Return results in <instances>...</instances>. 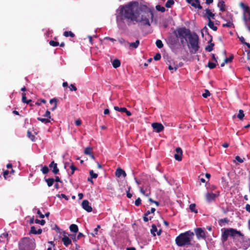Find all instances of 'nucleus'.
<instances>
[{
	"label": "nucleus",
	"mask_w": 250,
	"mask_h": 250,
	"mask_svg": "<svg viewBox=\"0 0 250 250\" xmlns=\"http://www.w3.org/2000/svg\"><path fill=\"white\" fill-rule=\"evenodd\" d=\"M50 168H53L52 172L54 174H57L59 173V169L57 167V164L54 161H52L49 165Z\"/></svg>",
	"instance_id": "ddd939ff"
},
{
	"label": "nucleus",
	"mask_w": 250,
	"mask_h": 250,
	"mask_svg": "<svg viewBox=\"0 0 250 250\" xmlns=\"http://www.w3.org/2000/svg\"><path fill=\"white\" fill-rule=\"evenodd\" d=\"M104 40H109L110 41H112L113 42H115L116 41V40L113 39V38H111L110 37H105L104 38Z\"/></svg>",
	"instance_id": "e2e57ef3"
},
{
	"label": "nucleus",
	"mask_w": 250,
	"mask_h": 250,
	"mask_svg": "<svg viewBox=\"0 0 250 250\" xmlns=\"http://www.w3.org/2000/svg\"><path fill=\"white\" fill-rule=\"evenodd\" d=\"M9 171L7 170H6L3 171V177L5 179H7L6 176L9 174Z\"/></svg>",
	"instance_id": "052dcab7"
},
{
	"label": "nucleus",
	"mask_w": 250,
	"mask_h": 250,
	"mask_svg": "<svg viewBox=\"0 0 250 250\" xmlns=\"http://www.w3.org/2000/svg\"><path fill=\"white\" fill-rule=\"evenodd\" d=\"M238 38L239 39L240 41L242 43L244 44L246 42L245 40L243 37L241 36V37H238Z\"/></svg>",
	"instance_id": "774afa93"
},
{
	"label": "nucleus",
	"mask_w": 250,
	"mask_h": 250,
	"mask_svg": "<svg viewBox=\"0 0 250 250\" xmlns=\"http://www.w3.org/2000/svg\"><path fill=\"white\" fill-rule=\"evenodd\" d=\"M45 181L49 187H51L53 185L54 182V179L52 178L45 179Z\"/></svg>",
	"instance_id": "393cba45"
},
{
	"label": "nucleus",
	"mask_w": 250,
	"mask_h": 250,
	"mask_svg": "<svg viewBox=\"0 0 250 250\" xmlns=\"http://www.w3.org/2000/svg\"><path fill=\"white\" fill-rule=\"evenodd\" d=\"M75 123L77 126H79L82 124V121L80 119H78L75 121Z\"/></svg>",
	"instance_id": "680f3d73"
},
{
	"label": "nucleus",
	"mask_w": 250,
	"mask_h": 250,
	"mask_svg": "<svg viewBox=\"0 0 250 250\" xmlns=\"http://www.w3.org/2000/svg\"><path fill=\"white\" fill-rule=\"evenodd\" d=\"M196 205L195 204H191L189 205V209L191 212H193L195 213L198 212L197 210L195 208Z\"/></svg>",
	"instance_id": "2f4dec72"
},
{
	"label": "nucleus",
	"mask_w": 250,
	"mask_h": 250,
	"mask_svg": "<svg viewBox=\"0 0 250 250\" xmlns=\"http://www.w3.org/2000/svg\"><path fill=\"white\" fill-rule=\"evenodd\" d=\"M46 101L45 100L41 99L40 101H38V102H36L35 104L37 105H40L41 103L45 104V103H46Z\"/></svg>",
	"instance_id": "13d9d810"
},
{
	"label": "nucleus",
	"mask_w": 250,
	"mask_h": 250,
	"mask_svg": "<svg viewBox=\"0 0 250 250\" xmlns=\"http://www.w3.org/2000/svg\"><path fill=\"white\" fill-rule=\"evenodd\" d=\"M35 247L34 241L28 237H24L19 242L20 250H34Z\"/></svg>",
	"instance_id": "423d86ee"
},
{
	"label": "nucleus",
	"mask_w": 250,
	"mask_h": 250,
	"mask_svg": "<svg viewBox=\"0 0 250 250\" xmlns=\"http://www.w3.org/2000/svg\"><path fill=\"white\" fill-rule=\"evenodd\" d=\"M244 20L245 21L246 25L247 27L250 26V17H249L248 18H246V17H244Z\"/></svg>",
	"instance_id": "8fccbe9b"
},
{
	"label": "nucleus",
	"mask_w": 250,
	"mask_h": 250,
	"mask_svg": "<svg viewBox=\"0 0 250 250\" xmlns=\"http://www.w3.org/2000/svg\"><path fill=\"white\" fill-rule=\"evenodd\" d=\"M244 116H245V115H244L243 111L242 109H240L239 110V113L237 115V117L240 120H242L243 119Z\"/></svg>",
	"instance_id": "e433bc0d"
},
{
	"label": "nucleus",
	"mask_w": 250,
	"mask_h": 250,
	"mask_svg": "<svg viewBox=\"0 0 250 250\" xmlns=\"http://www.w3.org/2000/svg\"><path fill=\"white\" fill-rule=\"evenodd\" d=\"M89 174L90 175L91 179H93V178L96 179L98 177V174L95 173L93 172V170H90Z\"/></svg>",
	"instance_id": "58836bf2"
},
{
	"label": "nucleus",
	"mask_w": 250,
	"mask_h": 250,
	"mask_svg": "<svg viewBox=\"0 0 250 250\" xmlns=\"http://www.w3.org/2000/svg\"><path fill=\"white\" fill-rule=\"evenodd\" d=\"M115 175L117 177H120L122 175L124 177H125L126 176L125 172L121 168H118L116 169L115 172Z\"/></svg>",
	"instance_id": "2eb2a0df"
},
{
	"label": "nucleus",
	"mask_w": 250,
	"mask_h": 250,
	"mask_svg": "<svg viewBox=\"0 0 250 250\" xmlns=\"http://www.w3.org/2000/svg\"><path fill=\"white\" fill-rule=\"evenodd\" d=\"M27 136L30 138L32 141H35V136L33 135L29 130H28L27 132Z\"/></svg>",
	"instance_id": "c756f323"
},
{
	"label": "nucleus",
	"mask_w": 250,
	"mask_h": 250,
	"mask_svg": "<svg viewBox=\"0 0 250 250\" xmlns=\"http://www.w3.org/2000/svg\"><path fill=\"white\" fill-rule=\"evenodd\" d=\"M92 153V147H87L85 148L84 151V153L85 155H90Z\"/></svg>",
	"instance_id": "bb28decb"
},
{
	"label": "nucleus",
	"mask_w": 250,
	"mask_h": 250,
	"mask_svg": "<svg viewBox=\"0 0 250 250\" xmlns=\"http://www.w3.org/2000/svg\"><path fill=\"white\" fill-rule=\"evenodd\" d=\"M36 231H37V230H36L35 227L32 226L31 227L30 233H32V234H37Z\"/></svg>",
	"instance_id": "603ef678"
},
{
	"label": "nucleus",
	"mask_w": 250,
	"mask_h": 250,
	"mask_svg": "<svg viewBox=\"0 0 250 250\" xmlns=\"http://www.w3.org/2000/svg\"><path fill=\"white\" fill-rule=\"evenodd\" d=\"M153 218V216H149V218L147 217V216L144 215L143 217V220L145 222H147L148 221V220H150Z\"/></svg>",
	"instance_id": "4d7b16f0"
},
{
	"label": "nucleus",
	"mask_w": 250,
	"mask_h": 250,
	"mask_svg": "<svg viewBox=\"0 0 250 250\" xmlns=\"http://www.w3.org/2000/svg\"><path fill=\"white\" fill-rule=\"evenodd\" d=\"M43 116L44 117H47V119H49L50 120V119H51L50 112L48 110H46Z\"/></svg>",
	"instance_id": "09e8293b"
},
{
	"label": "nucleus",
	"mask_w": 250,
	"mask_h": 250,
	"mask_svg": "<svg viewBox=\"0 0 250 250\" xmlns=\"http://www.w3.org/2000/svg\"><path fill=\"white\" fill-rule=\"evenodd\" d=\"M161 54L159 53H156L153 58L154 60L156 61L160 60L161 59Z\"/></svg>",
	"instance_id": "49530a36"
},
{
	"label": "nucleus",
	"mask_w": 250,
	"mask_h": 250,
	"mask_svg": "<svg viewBox=\"0 0 250 250\" xmlns=\"http://www.w3.org/2000/svg\"><path fill=\"white\" fill-rule=\"evenodd\" d=\"M63 36L66 37L70 36V37L73 38L75 36V35L72 32L69 31H64L63 32Z\"/></svg>",
	"instance_id": "c85d7f7f"
},
{
	"label": "nucleus",
	"mask_w": 250,
	"mask_h": 250,
	"mask_svg": "<svg viewBox=\"0 0 250 250\" xmlns=\"http://www.w3.org/2000/svg\"><path fill=\"white\" fill-rule=\"evenodd\" d=\"M240 6H241V7L242 8H243L244 9V10L245 12H246L247 13L250 12V7L248 5H245L243 2H241L240 3Z\"/></svg>",
	"instance_id": "b1692460"
},
{
	"label": "nucleus",
	"mask_w": 250,
	"mask_h": 250,
	"mask_svg": "<svg viewBox=\"0 0 250 250\" xmlns=\"http://www.w3.org/2000/svg\"><path fill=\"white\" fill-rule=\"evenodd\" d=\"M222 26L231 28V27H234V24L232 23V22H231L230 21H229L226 23L223 24Z\"/></svg>",
	"instance_id": "f704fd0d"
},
{
	"label": "nucleus",
	"mask_w": 250,
	"mask_h": 250,
	"mask_svg": "<svg viewBox=\"0 0 250 250\" xmlns=\"http://www.w3.org/2000/svg\"><path fill=\"white\" fill-rule=\"evenodd\" d=\"M157 231V229L155 225L153 224L151 226V229H150V232L153 236H156L155 232Z\"/></svg>",
	"instance_id": "a878e982"
},
{
	"label": "nucleus",
	"mask_w": 250,
	"mask_h": 250,
	"mask_svg": "<svg viewBox=\"0 0 250 250\" xmlns=\"http://www.w3.org/2000/svg\"><path fill=\"white\" fill-rule=\"evenodd\" d=\"M121 65V62L118 59H115L112 62V65L114 68H117Z\"/></svg>",
	"instance_id": "5701e85b"
},
{
	"label": "nucleus",
	"mask_w": 250,
	"mask_h": 250,
	"mask_svg": "<svg viewBox=\"0 0 250 250\" xmlns=\"http://www.w3.org/2000/svg\"><path fill=\"white\" fill-rule=\"evenodd\" d=\"M82 206L85 210L88 212H91L92 211V208L91 206L89 205V202L87 200H84L83 201Z\"/></svg>",
	"instance_id": "9b49d317"
},
{
	"label": "nucleus",
	"mask_w": 250,
	"mask_h": 250,
	"mask_svg": "<svg viewBox=\"0 0 250 250\" xmlns=\"http://www.w3.org/2000/svg\"><path fill=\"white\" fill-rule=\"evenodd\" d=\"M222 235L221 240L222 242H226L229 236L232 237L233 239H236L237 237L240 238L238 241L240 243H249L250 244V239L248 238L241 233V231L237 230L236 229L233 228H223L221 229Z\"/></svg>",
	"instance_id": "f03ea898"
},
{
	"label": "nucleus",
	"mask_w": 250,
	"mask_h": 250,
	"mask_svg": "<svg viewBox=\"0 0 250 250\" xmlns=\"http://www.w3.org/2000/svg\"><path fill=\"white\" fill-rule=\"evenodd\" d=\"M196 237L198 240L201 239H205L206 238L205 231L204 229L201 228H197L194 230Z\"/></svg>",
	"instance_id": "6e6552de"
},
{
	"label": "nucleus",
	"mask_w": 250,
	"mask_h": 250,
	"mask_svg": "<svg viewBox=\"0 0 250 250\" xmlns=\"http://www.w3.org/2000/svg\"><path fill=\"white\" fill-rule=\"evenodd\" d=\"M156 46L158 48H162L163 46H164V44L162 42L161 40H157L156 41Z\"/></svg>",
	"instance_id": "72a5a7b5"
},
{
	"label": "nucleus",
	"mask_w": 250,
	"mask_h": 250,
	"mask_svg": "<svg viewBox=\"0 0 250 250\" xmlns=\"http://www.w3.org/2000/svg\"><path fill=\"white\" fill-rule=\"evenodd\" d=\"M246 211L250 213V205L247 204L245 206Z\"/></svg>",
	"instance_id": "338daca9"
},
{
	"label": "nucleus",
	"mask_w": 250,
	"mask_h": 250,
	"mask_svg": "<svg viewBox=\"0 0 250 250\" xmlns=\"http://www.w3.org/2000/svg\"><path fill=\"white\" fill-rule=\"evenodd\" d=\"M173 33L178 39H180V42L182 44H184L187 41V38L189 39V37L192 36L190 30L185 27L177 28Z\"/></svg>",
	"instance_id": "20e7f679"
},
{
	"label": "nucleus",
	"mask_w": 250,
	"mask_h": 250,
	"mask_svg": "<svg viewBox=\"0 0 250 250\" xmlns=\"http://www.w3.org/2000/svg\"><path fill=\"white\" fill-rule=\"evenodd\" d=\"M41 171H42V172L43 174H47L48 172L49 168H48V167L47 166H44L42 168Z\"/></svg>",
	"instance_id": "ea45409f"
},
{
	"label": "nucleus",
	"mask_w": 250,
	"mask_h": 250,
	"mask_svg": "<svg viewBox=\"0 0 250 250\" xmlns=\"http://www.w3.org/2000/svg\"><path fill=\"white\" fill-rule=\"evenodd\" d=\"M114 109L115 110L121 112H125V111H126L125 107H119L117 106H115L114 107Z\"/></svg>",
	"instance_id": "c9c22d12"
},
{
	"label": "nucleus",
	"mask_w": 250,
	"mask_h": 250,
	"mask_svg": "<svg viewBox=\"0 0 250 250\" xmlns=\"http://www.w3.org/2000/svg\"><path fill=\"white\" fill-rule=\"evenodd\" d=\"M194 235V233L191 231L182 233L176 237L175 243L180 247L190 246L191 245V241Z\"/></svg>",
	"instance_id": "7ed1b4c3"
},
{
	"label": "nucleus",
	"mask_w": 250,
	"mask_h": 250,
	"mask_svg": "<svg viewBox=\"0 0 250 250\" xmlns=\"http://www.w3.org/2000/svg\"><path fill=\"white\" fill-rule=\"evenodd\" d=\"M70 168L72 170L71 172V174L72 175L74 174L75 170L77 169V168L73 164L70 166Z\"/></svg>",
	"instance_id": "3c124183"
},
{
	"label": "nucleus",
	"mask_w": 250,
	"mask_h": 250,
	"mask_svg": "<svg viewBox=\"0 0 250 250\" xmlns=\"http://www.w3.org/2000/svg\"><path fill=\"white\" fill-rule=\"evenodd\" d=\"M37 214L39 215L40 217L41 218H43L44 217V215L42 213L40 209H38L37 211Z\"/></svg>",
	"instance_id": "0e129e2a"
},
{
	"label": "nucleus",
	"mask_w": 250,
	"mask_h": 250,
	"mask_svg": "<svg viewBox=\"0 0 250 250\" xmlns=\"http://www.w3.org/2000/svg\"><path fill=\"white\" fill-rule=\"evenodd\" d=\"M141 204V199L140 198H138L135 201V205L136 206H139Z\"/></svg>",
	"instance_id": "5fc2aeb1"
},
{
	"label": "nucleus",
	"mask_w": 250,
	"mask_h": 250,
	"mask_svg": "<svg viewBox=\"0 0 250 250\" xmlns=\"http://www.w3.org/2000/svg\"><path fill=\"white\" fill-rule=\"evenodd\" d=\"M208 25L209 28L212 29L213 31H217V27L216 26H214L213 21H212L211 20H209V21L208 22Z\"/></svg>",
	"instance_id": "4be33fe9"
},
{
	"label": "nucleus",
	"mask_w": 250,
	"mask_h": 250,
	"mask_svg": "<svg viewBox=\"0 0 250 250\" xmlns=\"http://www.w3.org/2000/svg\"><path fill=\"white\" fill-rule=\"evenodd\" d=\"M233 59V55H231L230 56H229V58H226L224 61L225 62V63H226L231 62H232Z\"/></svg>",
	"instance_id": "a19ab883"
},
{
	"label": "nucleus",
	"mask_w": 250,
	"mask_h": 250,
	"mask_svg": "<svg viewBox=\"0 0 250 250\" xmlns=\"http://www.w3.org/2000/svg\"><path fill=\"white\" fill-rule=\"evenodd\" d=\"M212 41V39L211 37L210 40L208 42L209 44L205 47V50L208 52H211L213 50V47L214 46V44L211 42Z\"/></svg>",
	"instance_id": "6ab92c4d"
},
{
	"label": "nucleus",
	"mask_w": 250,
	"mask_h": 250,
	"mask_svg": "<svg viewBox=\"0 0 250 250\" xmlns=\"http://www.w3.org/2000/svg\"><path fill=\"white\" fill-rule=\"evenodd\" d=\"M156 9L158 11L161 12H164L166 11V9L164 7L161 6L160 5H157L156 6Z\"/></svg>",
	"instance_id": "4c0bfd02"
},
{
	"label": "nucleus",
	"mask_w": 250,
	"mask_h": 250,
	"mask_svg": "<svg viewBox=\"0 0 250 250\" xmlns=\"http://www.w3.org/2000/svg\"><path fill=\"white\" fill-rule=\"evenodd\" d=\"M206 15L208 21H209V20H211V18L212 19H214V14L212 13L209 9H206Z\"/></svg>",
	"instance_id": "dca6fc26"
},
{
	"label": "nucleus",
	"mask_w": 250,
	"mask_h": 250,
	"mask_svg": "<svg viewBox=\"0 0 250 250\" xmlns=\"http://www.w3.org/2000/svg\"><path fill=\"white\" fill-rule=\"evenodd\" d=\"M178 67L177 66H174V67H173L171 65H169L168 66V69L169 70H174V71H176Z\"/></svg>",
	"instance_id": "69168bd1"
},
{
	"label": "nucleus",
	"mask_w": 250,
	"mask_h": 250,
	"mask_svg": "<svg viewBox=\"0 0 250 250\" xmlns=\"http://www.w3.org/2000/svg\"><path fill=\"white\" fill-rule=\"evenodd\" d=\"M37 120L39 121H41L42 123H43L44 124H47L50 122V121L49 119L46 118H42L41 117H38Z\"/></svg>",
	"instance_id": "473e14b6"
},
{
	"label": "nucleus",
	"mask_w": 250,
	"mask_h": 250,
	"mask_svg": "<svg viewBox=\"0 0 250 250\" xmlns=\"http://www.w3.org/2000/svg\"><path fill=\"white\" fill-rule=\"evenodd\" d=\"M65 233V232H63L64 235L63 237L62 238V241L63 242L64 245L67 247L71 244V240L68 236L64 235Z\"/></svg>",
	"instance_id": "4468645a"
},
{
	"label": "nucleus",
	"mask_w": 250,
	"mask_h": 250,
	"mask_svg": "<svg viewBox=\"0 0 250 250\" xmlns=\"http://www.w3.org/2000/svg\"><path fill=\"white\" fill-rule=\"evenodd\" d=\"M207 200L210 202L214 200L216 197V194L213 193H207L206 195Z\"/></svg>",
	"instance_id": "a211bd4d"
},
{
	"label": "nucleus",
	"mask_w": 250,
	"mask_h": 250,
	"mask_svg": "<svg viewBox=\"0 0 250 250\" xmlns=\"http://www.w3.org/2000/svg\"><path fill=\"white\" fill-rule=\"evenodd\" d=\"M130 187H129L128 188V190L126 191V196L128 198H131V197L132 196V195L131 193H130L129 192V191H130Z\"/></svg>",
	"instance_id": "bf43d9fd"
},
{
	"label": "nucleus",
	"mask_w": 250,
	"mask_h": 250,
	"mask_svg": "<svg viewBox=\"0 0 250 250\" xmlns=\"http://www.w3.org/2000/svg\"><path fill=\"white\" fill-rule=\"evenodd\" d=\"M229 220L227 218L221 219L219 220V224L220 226H221L222 225L221 223H227L229 222Z\"/></svg>",
	"instance_id": "de8ad7c7"
},
{
	"label": "nucleus",
	"mask_w": 250,
	"mask_h": 250,
	"mask_svg": "<svg viewBox=\"0 0 250 250\" xmlns=\"http://www.w3.org/2000/svg\"><path fill=\"white\" fill-rule=\"evenodd\" d=\"M189 43L188 45L190 53L195 54L197 53L200 48L199 45V37L194 33L192 36L189 37Z\"/></svg>",
	"instance_id": "39448f33"
},
{
	"label": "nucleus",
	"mask_w": 250,
	"mask_h": 250,
	"mask_svg": "<svg viewBox=\"0 0 250 250\" xmlns=\"http://www.w3.org/2000/svg\"><path fill=\"white\" fill-rule=\"evenodd\" d=\"M235 159L240 163H242L244 161V160L245 159L244 158L243 159H242L239 156H236L235 157Z\"/></svg>",
	"instance_id": "6e6d98bb"
},
{
	"label": "nucleus",
	"mask_w": 250,
	"mask_h": 250,
	"mask_svg": "<svg viewBox=\"0 0 250 250\" xmlns=\"http://www.w3.org/2000/svg\"><path fill=\"white\" fill-rule=\"evenodd\" d=\"M174 4V1L173 0H168L165 4V6L167 8H170L172 5Z\"/></svg>",
	"instance_id": "cd10ccee"
},
{
	"label": "nucleus",
	"mask_w": 250,
	"mask_h": 250,
	"mask_svg": "<svg viewBox=\"0 0 250 250\" xmlns=\"http://www.w3.org/2000/svg\"><path fill=\"white\" fill-rule=\"evenodd\" d=\"M151 126L154 130L157 133L161 132L164 129V126L161 123H153L152 124Z\"/></svg>",
	"instance_id": "1a4fd4ad"
},
{
	"label": "nucleus",
	"mask_w": 250,
	"mask_h": 250,
	"mask_svg": "<svg viewBox=\"0 0 250 250\" xmlns=\"http://www.w3.org/2000/svg\"><path fill=\"white\" fill-rule=\"evenodd\" d=\"M176 153L174 154V158L176 160L181 161L182 160L183 151L181 148L178 147L175 149Z\"/></svg>",
	"instance_id": "9d476101"
},
{
	"label": "nucleus",
	"mask_w": 250,
	"mask_h": 250,
	"mask_svg": "<svg viewBox=\"0 0 250 250\" xmlns=\"http://www.w3.org/2000/svg\"><path fill=\"white\" fill-rule=\"evenodd\" d=\"M210 95V93L209 92V91L207 90V89H206L205 91V93H204L203 94H202V96L205 98H208V96H209Z\"/></svg>",
	"instance_id": "37998d69"
},
{
	"label": "nucleus",
	"mask_w": 250,
	"mask_h": 250,
	"mask_svg": "<svg viewBox=\"0 0 250 250\" xmlns=\"http://www.w3.org/2000/svg\"><path fill=\"white\" fill-rule=\"evenodd\" d=\"M127 43L129 44V47L130 48H137L140 44V41L139 40H137L134 42Z\"/></svg>",
	"instance_id": "aec40b11"
},
{
	"label": "nucleus",
	"mask_w": 250,
	"mask_h": 250,
	"mask_svg": "<svg viewBox=\"0 0 250 250\" xmlns=\"http://www.w3.org/2000/svg\"><path fill=\"white\" fill-rule=\"evenodd\" d=\"M191 5L194 8H197L200 10L202 9V6L200 5V1L199 0H193Z\"/></svg>",
	"instance_id": "f3484780"
},
{
	"label": "nucleus",
	"mask_w": 250,
	"mask_h": 250,
	"mask_svg": "<svg viewBox=\"0 0 250 250\" xmlns=\"http://www.w3.org/2000/svg\"><path fill=\"white\" fill-rule=\"evenodd\" d=\"M153 10L146 5L131 1L121 6L116 17V22L120 29H124L138 23L150 26L153 20Z\"/></svg>",
	"instance_id": "f257e3e1"
},
{
	"label": "nucleus",
	"mask_w": 250,
	"mask_h": 250,
	"mask_svg": "<svg viewBox=\"0 0 250 250\" xmlns=\"http://www.w3.org/2000/svg\"><path fill=\"white\" fill-rule=\"evenodd\" d=\"M22 102L24 103L29 104L30 102H31V100H27L25 93H22Z\"/></svg>",
	"instance_id": "7c9ffc66"
},
{
	"label": "nucleus",
	"mask_w": 250,
	"mask_h": 250,
	"mask_svg": "<svg viewBox=\"0 0 250 250\" xmlns=\"http://www.w3.org/2000/svg\"><path fill=\"white\" fill-rule=\"evenodd\" d=\"M49 44L52 46H57L59 45V43L58 42L51 40L49 42Z\"/></svg>",
	"instance_id": "a18cd8bd"
},
{
	"label": "nucleus",
	"mask_w": 250,
	"mask_h": 250,
	"mask_svg": "<svg viewBox=\"0 0 250 250\" xmlns=\"http://www.w3.org/2000/svg\"><path fill=\"white\" fill-rule=\"evenodd\" d=\"M69 229L71 231L75 233H77L79 230L77 225L75 224H71L69 227Z\"/></svg>",
	"instance_id": "412c9836"
},
{
	"label": "nucleus",
	"mask_w": 250,
	"mask_h": 250,
	"mask_svg": "<svg viewBox=\"0 0 250 250\" xmlns=\"http://www.w3.org/2000/svg\"><path fill=\"white\" fill-rule=\"evenodd\" d=\"M178 39L177 37L170 36L167 38V43L170 48H174L178 44Z\"/></svg>",
	"instance_id": "0eeeda50"
},
{
	"label": "nucleus",
	"mask_w": 250,
	"mask_h": 250,
	"mask_svg": "<svg viewBox=\"0 0 250 250\" xmlns=\"http://www.w3.org/2000/svg\"><path fill=\"white\" fill-rule=\"evenodd\" d=\"M217 7L219 8V10L222 12H225L227 10V6L225 2L223 0H220L218 1Z\"/></svg>",
	"instance_id": "f8f14e48"
},
{
	"label": "nucleus",
	"mask_w": 250,
	"mask_h": 250,
	"mask_svg": "<svg viewBox=\"0 0 250 250\" xmlns=\"http://www.w3.org/2000/svg\"><path fill=\"white\" fill-rule=\"evenodd\" d=\"M69 88L70 89V90L71 91H76L77 90V87L75 86V85L73 84H71L70 86H69Z\"/></svg>",
	"instance_id": "864d4df0"
},
{
	"label": "nucleus",
	"mask_w": 250,
	"mask_h": 250,
	"mask_svg": "<svg viewBox=\"0 0 250 250\" xmlns=\"http://www.w3.org/2000/svg\"><path fill=\"white\" fill-rule=\"evenodd\" d=\"M35 223L36 224H40L41 225L43 226L45 224V221L44 220H40L37 219L35 220Z\"/></svg>",
	"instance_id": "c03bdc74"
},
{
	"label": "nucleus",
	"mask_w": 250,
	"mask_h": 250,
	"mask_svg": "<svg viewBox=\"0 0 250 250\" xmlns=\"http://www.w3.org/2000/svg\"><path fill=\"white\" fill-rule=\"evenodd\" d=\"M208 66L210 69H212L216 67V64L215 63H214V62H208Z\"/></svg>",
	"instance_id": "79ce46f5"
}]
</instances>
